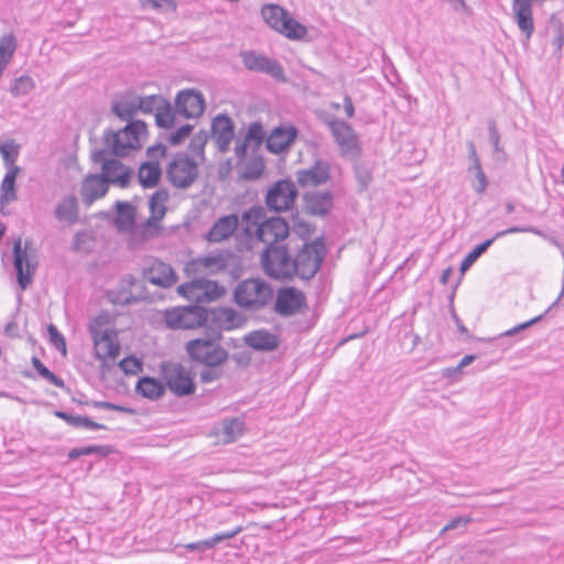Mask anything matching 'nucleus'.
Here are the masks:
<instances>
[{
    "label": "nucleus",
    "mask_w": 564,
    "mask_h": 564,
    "mask_svg": "<svg viewBox=\"0 0 564 564\" xmlns=\"http://www.w3.org/2000/svg\"><path fill=\"white\" fill-rule=\"evenodd\" d=\"M148 135L144 121H133L124 128L115 131L107 129L102 135L104 148L91 151L94 163L101 165L100 175L110 184L124 188L129 185L133 171L119 160L110 158H126L131 151L142 147V140Z\"/></svg>",
    "instance_id": "f257e3e1"
},
{
    "label": "nucleus",
    "mask_w": 564,
    "mask_h": 564,
    "mask_svg": "<svg viewBox=\"0 0 564 564\" xmlns=\"http://www.w3.org/2000/svg\"><path fill=\"white\" fill-rule=\"evenodd\" d=\"M223 334L219 330H207L202 337L188 340L185 351L188 358L208 368H218L229 359V352L219 341Z\"/></svg>",
    "instance_id": "f03ea898"
},
{
    "label": "nucleus",
    "mask_w": 564,
    "mask_h": 564,
    "mask_svg": "<svg viewBox=\"0 0 564 564\" xmlns=\"http://www.w3.org/2000/svg\"><path fill=\"white\" fill-rule=\"evenodd\" d=\"M325 254L326 247L323 238L303 242L292 260V279L297 276L308 281L314 278L321 269Z\"/></svg>",
    "instance_id": "7ed1b4c3"
},
{
    "label": "nucleus",
    "mask_w": 564,
    "mask_h": 564,
    "mask_svg": "<svg viewBox=\"0 0 564 564\" xmlns=\"http://www.w3.org/2000/svg\"><path fill=\"white\" fill-rule=\"evenodd\" d=\"M236 303L247 310H260L272 299L271 286L260 279L241 281L235 289Z\"/></svg>",
    "instance_id": "20e7f679"
},
{
    "label": "nucleus",
    "mask_w": 564,
    "mask_h": 564,
    "mask_svg": "<svg viewBox=\"0 0 564 564\" xmlns=\"http://www.w3.org/2000/svg\"><path fill=\"white\" fill-rule=\"evenodd\" d=\"M292 260L285 245L265 247L261 253V265L264 273L279 281L292 280Z\"/></svg>",
    "instance_id": "39448f33"
},
{
    "label": "nucleus",
    "mask_w": 564,
    "mask_h": 564,
    "mask_svg": "<svg viewBox=\"0 0 564 564\" xmlns=\"http://www.w3.org/2000/svg\"><path fill=\"white\" fill-rule=\"evenodd\" d=\"M107 323V316L100 314L96 316L88 325L91 335L96 357L99 360L106 358L115 359L120 351V345L117 338V333L113 329H104Z\"/></svg>",
    "instance_id": "423d86ee"
},
{
    "label": "nucleus",
    "mask_w": 564,
    "mask_h": 564,
    "mask_svg": "<svg viewBox=\"0 0 564 564\" xmlns=\"http://www.w3.org/2000/svg\"><path fill=\"white\" fill-rule=\"evenodd\" d=\"M13 265L19 285L22 290H25L37 268L36 251L31 239H26L23 246L20 237L14 241Z\"/></svg>",
    "instance_id": "0eeeda50"
},
{
    "label": "nucleus",
    "mask_w": 564,
    "mask_h": 564,
    "mask_svg": "<svg viewBox=\"0 0 564 564\" xmlns=\"http://www.w3.org/2000/svg\"><path fill=\"white\" fill-rule=\"evenodd\" d=\"M198 177V164L185 153H177L166 166V178L175 188L186 189Z\"/></svg>",
    "instance_id": "6e6552de"
},
{
    "label": "nucleus",
    "mask_w": 564,
    "mask_h": 564,
    "mask_svg": "<svg viewBox=\"0 0 564 564\" xmlns=\"http://www.w3.org/2000/svg\"><path fill=\"white\" fill-rule=\"evenodd\" d=\"M164 322L171 329H193L208 322V310L188 305L166 310Z\"/></svg>",
    "instance_id": "1a4fd4ad"
},
{
    "label": "nucleus",
    "mask_w": 564,
    "mask_h": 564,
    "mask_svg": "<svg viewBox=\"0 0 564 564\" xmlns=\"http://www.w3.org/2000/svg\"><path fill=\"white\" fill-rule=\"evenodd\" d=\"M327 126L340 149L341 156L356 160L360 155V144L352 127L340 119L329 120Z\"/></svg>",
    "instance_id": "9d476101"
},
{
    "label": "nucleus",
    "mask_w": 564,
    "mask_h": 564,
    "mask_svg": "<svg viewBox=\"0 0 564 564\" xmlns=\"http://www.w3.org/2000/svg\"><path fill=\"white\" fill-rule=\"evenodd\" d=\"M297 197V188L290 180L275 182L265 195L267 207L274 212H285L292 208Z\"/></svg>",
    "instance_id": "9b49d317"
},
{
    "label": "nucleus",
    "mask_w": 564,
    "mask_h": 564,
    "mask_svg": "<svg viewBox=\"0 0 564 564\" xmlns=\"http://www.w3.org/2000/svg\"><path fill=\"white\" fill-rule=\"evenodd\" d=\"M239 55L248 70L263 73L279 82H286L284 69L278 61L252 50L241 51Z\"/></svg>",
    "instance_id": "f8f14e48"
},
{
    "label": "nucleus",
    "mask_w": 564,
    "mask_h": 564,
    "mask_svg": "<svg viewBox=\"0 0 564 564\" xmlns=\"http://www.w3.org/2000/svg\"><path fill=\"white\" fill-rule=\"evenodd\" d=\"M166 387L177 397L195 392V383L188 370L181 364L171 362L163 367Z\"/></svg>",
    "instance_id": "ddd939ff"
},
{
    "label": "nucleus",
    "mask_w": 564,
    "mask_h": 564,
    "mask_svg": "<svg viewBox=\"0 0 564 564\" xmlns=\"http://www.w3.org/2000/svg\"><path fill=\"white\" fill-rule=\"evenodd\" d=\"M181 295L196 301H214L225 294V288L215 281L196 279L177 288Z\"/></svg>",
    "instance_id": "4468645a"
},
{
    "label": "nucleus",
    "mask_w": 564,
    "mask_h": 564,
    "mask_svg": "<svg viewBox=\"0 0 564 564\" xmlns=\"http://www.w3.org/2000/svg\"><path fill=\"white\" fill-rule=\"evenodd\" d=\"M306 306V297L303 291L286 286L278 291L274 310L280 316H293Z\"/></svg>",
    "instance_id": "2eb2a0df"
},
{
    "label": "nucleus",
    "mask_w": 564,
    "mask_h": 564,
    "mask_svg": "<svg viewBox=\"0 0 564 564\" xmlns=\"http://www.w3.org/2000/svg\"><path fill=\"white\" fill-rule=\"evenodd\" d=\"M205 110V98L195 89L181 90L175 97V111L186 119L199 118Z\"/></svg>",
    "instance_id": "dca6fc26"
},
{
    "label": "nucleus",
    "mask_w": 564,
    "mask_h": 564,
    "mask_svg": "<svg viewBox=\"0 0 564 564\" xmlns=\"http://www.w3.org/2000/svg\"><path fill=\"white\" fill-rule=\"evenodd\" d=\"M290 228L288 223L280 216L268 218L259 228L257 237L264 242L267 247L282 245L288 238Z\"/></svg>",
    "instance_id": "f3484780"
},
{
    "label": "nucleus",
    "mask_w": 564,
    "mask_h": 564,
    "mask_svg": "<svg viewBox=\"0 0 564 564\" xmlns=\"http://www.w3.org/2000/svg\"><path fill=\"white\" fill-rule=\"evenodd\" d=\"M143 278L151 284L165 289L171 288L177 281L173 268L158 259H151L148 265L143 268Z\"/></svg>",
    "instance_id": "a211bd4d"
},
{
    "label": "nucleus",
    "mask_w": 564,
    "mask_h": 564,
    "mask_svg": "<svg viewBox=\"0 0 564 564\" xmlns=\"http://www.w3.org/2000/svg\"><path fill=\"white\" fill-rule=\"evenodd\" d=\"M518 232H531V234H534V235H538V236H543L542 232L535 228V227H532V226H528V227H510L506 230H502V231H498L494 238L491 239H487L485 240L484 242H481L480 245L476 246L465 258L464 260L462 261L460 263V272L462 273H465L471 265L474 262H476V260L487 251V249L492 245V242L498 239V238H501L503 236H507L509 234H518Z\"/></svg>",
    "instance_id": "6ab92c4d"
},
{
    "label": "nucleus",
    "mask_w": 564,
    "mask_h": 564,
    "mask_svg": "<svg viewBox=\"0 0 564 564\" xmlns=\"http://www.w3.org/2000/svg\"><path fill=\"white\" fill-rule=\"evenodd\" d=\"M208 321L215 326L209 330H231L243 325L245 318L231 307L218 306L208 310Z\"/></svg>",
    "instance_id": "aec40b11"
},
{
    "label": "nucleus",
    "mask_w": 564,
    "mask_h": 564,
    "mask_svg": "<svg viewBox=\"0 0 564 564\" xmlns=\"http://www.w3.org/2000/svg\"><path fill=\"white\" fill-rule=\"evenodd\" d=\"M212 133L217 149L221 153H226L235 137L234 121L225 113L217 115L212 121Z\"/></svg>",
    "instance_id": "412c9836"
},
{
    "label": "nucleus",
    "mask_w": 564,
    "mask_h": 564,
    "mask_svg": "<svg viewBox=\"0 0 564 564\" xmlns=\"http://www.w3.org/2000/svg\"><path fill=\"white\" fill-rule=\"evenodd\" d=\"M108 191L109 186L104 176L100 174H88L82 181L79 193L83 204L89 207L97 199L106 196Z\"/></svg>",
    "instance_id": "4be33fe9"
},
{
    "label": "nucleus",
    "mask_w": 564,
    "mask_h": 564,
    "mask_svg": "<svg viewBox=\"0 0 564 564\" xmlns=\"http://www.w3.org/2000/svg\"><path fill=\"white\" fill-rule=\"evenodd\" d=\"M329 177V164L321 160L315 161L310 169H302L296 172V182L303 187L325 184Z\"/></svg>",
    "instance_id": "5701e85b"
},
{
    "label": "nucleus",
    "mask_w": 564,
    "mask_h": 564,
    "mask_svg": "<svg viewBox=\"0 0 564 564\" xmlns=\"http://www.w3.org/2000/svg\"><path fill=\"white\" fill-rule=\"evenodd\" d=\"M304 209L313 216H325L334 206V196L329 191H312L303 196Z\"/></svg>",
    "instance_id": "b1692460"
},
{
    "label": "nucleus",
    "mask_w": 564,
    "mask_h": 564,
    "mask_svg": "<svg viewBox=\"0 0 564 564\" xmlns=\"http://www.w3.org/2000/svg\"><path fill=\"white\" fill-rule=\"evenodd\" d=\"M296 135L297 130L293 126L276 127L267 138V149L273 154H279L294 142Z\"/></svg>",
    "instance_id": "393cba45"
},
{
    "label": "nucleus",
    "mask_w": 564,
    "mask_h": 564,
    "mask_svg": "<svg viewBox=\"0 0 564 564\" xmlns=\"http://www.w3.org/2000/svg\"><path fill=\"white\" fill-rule=\"evenodd\" d=\"M239 219L237 215H227L216 220L208 230L206 238L210 242H220L229 238L238 228Z\"/></svg>",
    "instance_id": "a878e982"
},
{
    "label": "nucleus",
    "mask_w": 564,
    "mask_h": 564,
    "mask_svg": "<svg viewBox=\"0 0 564 564\" xmlns=\"http://www.w3.org/2000/svg\"><path fill=\"white\" fill-rule=\"evenodd\" d=\"M138 95L126 94L115 100L111 105L112 112L123 121L133 122V117L139 112Z\"/></svg>",
    "instance_id": "bb28decb"
},
{
    "label": "nucleus",
    "mask_w": 564,
    "mask_h": 564,
    "mask_svg": "<svg viewBox=\"0 0 564 564\" xmlns=\"http://www.w3.org/2000/svg\"><path fill=\"white\" fill-rule=\"evenodd\" d=\"M245 343L258 351H272L278 348V337L268 330H253L245 337Z\"/></svg>",
    "instance_id": "cd10ccee"
},
{
    "label": "nucleus",
    "mask_w": 564,
    "mask_h": 564,
    "mask_svg": "<svg viewBox=\"0 0 564 564\" xmlns=\"http://www.w3.org/2000/svg\"><path fill=\"white\" fill-rule=\"evenodd\" d=\"M55 218L59 221H65L68 225H74L79 219V206L75 195L65 196L55 207Z\"/></svg>",
    "instance_id": "c85d7f7f"
},
{
    "label": "nucleus",
    "mask_w": 564,
    "mask_h": 564,
    "mask_svg": "<svg viewBox=\"0 0 564 564\" xmlns=\"http://www.w3.org/2000/svg\"><path fill=\"white\" fill-rule=\"evenodd\" d=\"M238 172V181H256L261 177L264 172L265 164L261 156L254 155L236 164Z\"/></svg>",
    "instance_id": "c756f323"
},
{
    "label": "nucleus",
    "mask_w": 564,
    "mask_h": 564,
    "mask_svg": "<svg viewBox=\"0 0 564 564\" xmlns=\"http://www.w3.org/2000/svg\"><path fill=\"white\" fill-rule=\"evenodd\" d=\"M162 169L159 161H148L140 165L138 177L144 188H152L160 182Z\"/></svg>",
    "instance_id": "7c9ffc66"
},
{
    "label": "nucleus",
    "mask_w": 564,
    "mask_h": 564,
    "mask_svg": "<svg viewBox=\"0 0 564 564\" xmlns=\"http://www.w3.org/2000/svg\"><path fill=\"white\" fill-rule=\"evenodd\" d=\"M115 224L120 231L130 230L135 221V208L128 202H117Z\"/></svg>",
    "instance_id": "2f4dec72"
},
{
    "label": "nucleus",
    "mask_w": 564,
    "mask_h": 564,
    "mask_svg": "<svg viewBox=\"0 0 564 564\" xmlns=\"http://www.w3.org/2000/svg\"><path fill=\"white\" fill-rule=\"evenodd\" d=\"M135 390L139 394H141L144 398H148L150 400H158L164 394L165 387L162 383V381L158 379L151 377H143L139 379Z\"/></svg>",
    "instance_id": "473e14b6"
},
{
    "label": "nucleus",
    "mask_w": 564,
    "mask_h": 564,
    "mask_svg": "<svg viewBox=\"0 0 564 564\" xmlns=\"http://www.w3.org/2000/svg\"><path fill=\"white\" fill-rule=\"evenodd\" d=\"M20 172V167H10L7 170V173L0 185V202L1 204H8L13 200H17V191H15V178L18 173Z\"/></svg>",
    "instance_id": "72a5a7b5"
},
{
    "label": "nucleus",
    "mask_w": 564,
    "mask_h": 564,
    "mask_svg": "<svg viewBox=\"0 0 564 564\" xmlns=\"http://www.w3.org/2000/svg\"><path fill=\"white\" fill-rule=\"evenodd\" d=\"M243 433V421L239 417H226L221 421L220 431L217 433L221 436L224 443H232Z\"/></svg>",
    "instance_id": "f704fd0d"
},
{
    "label": "nucleus",
    "mask_w": 564,
    "mask_h": 564,
    "mask_svg": "<svg viewBox=\"0 0 564 564\" xmlns=\"http://www.w3.org/2000/svg\"><path fill=\"white\" fill-rule=\"evenodd\" d=\"M261 15L271 29L279 32L280 25L283 24L289 13L278 4H264L261 9Z\"/></svg>",
    "instance_id": "c9c22d12"
},
{
    "label": "nucleus",
    "mask_w": 564,
    "mask_h": 564,
    "mask_svg": "<svg viewBox=\"0 0 564 564\" xmlns=\"http://www.w3.org/2000/svg\"><path fill=\"white\" fill-rule=\"evenodd\" d=\"M279 33L290 40H303L307 34V29L302 23L297 22L290 14L284 20L283 24L280 25Z\"/></svg>",
    "instance_id": "e433bc0d"
},
{
    "label": "nucleus",
    "mask_w": 564,
    "mask_h": 564,
    "mask_svg": "<svg viewBox=\"0 0 564 564\" xmlns=\"http://www.w3.org/2000/svg\"><path fill=\"white\" fill-rule=\"evenodd\" d=\"M54 414L56 417L62 419L67 424L75 427L84 426L91 430H107L106 425L94 422L88 416L73 415L64 411H55Z\"/></svg>",
    "instance_id": "4c0bfd02"
},
{
    "label": "nucleus",
    "mask_w": 564,
    "mask_h": 564,
    "mask_svg": "<svg viewBox=\"0 0 564 564\" xmlns=\"http://www.w3.org/2000/svg\"><path fill=\"white\" fill-rule=\"evenodd\" d=\"M177 112L173 109L171 102L165 98L162 102L160 110L154 115L155 123L163 129H171L175 124V116Z\"/></svg>",
    "instance_id": "58836bf2"
},
{
    "label": "nucleus",
    "mask_w": 564,
    "mask_h": 564,
    "mask_svg": "<svg viewBox=\"0 0 564 564\" xmlns=\"http://www.w3.org/2000/svg\"><path fill=\"white\" fill-rule=\"evenodd\" d=\"M265 220L267 214L262 206H252L242 214V221L246 223V231L249 234L252 228L257 231Z\"/></svg>",
    "instance_id": "ea45409f"
},
{
    "label": "nucleus",
    "mask_w": 564,
    "mask_h": 564,
    "mask_svg": "<svg viewBox=\"0 0 564 564\" xmlns=\"http://www.w3.org/2000/svg\"><path fill=\"white\" fill-rule=\"evenodd\" d=\"M169 191L166 188H160L153 193L149 200V209L152 215L163 217L166 214V202L169 200Z\"/></svg>",
    "instance_id": "a19ab883"
},
{
    "label": "nucleus",
    "mask_w": 564,
    "mask_h": 564,
    "mask_svg": "<svg viewBox=\"0 0 564 564\" xmlns=\"http://www.w3.org/2000/svg\"><path fill=\"white\" fill-rule=\"evenodd\" d=\"M242 140L246 141L250 148L257 150L265 140V132L262 123L260 121L251 122Z\"/></svg>",
    "instance_id": "79ce46f5"
},
{
    "label": "nucleus",
    "mask_w": 564,
    "mask_h": 564,
    "mask_svg": "<svg viewBox=\"0 0 564 564\" xmlns=\"http://www.w3.org/2000/svg\"><path fill=\"white\" fill-rule=\"evenodd\" d=\"M20 145L14 140L1 142L0 141V153L2 155L3 163L8 169L18 167L15 161L19 156Z\"/></svg>",
    "instance_id": "37998d69"
},
{
    "label": "nucleus",
    "mask_w": 564,
    "mask_h": 564,
    "mask_svg": "<svg viewBox=\"0 0 564 564\" xmlns=\"http://www.w3.org/2000/svg\"><path fill=\"white\" fill-rule=\"evenodd\" d=\"M17 50V39L12 33L0 37V63L8 65Z\"/></svg>",
    "instance_id": "c03bdc74"
},
{
    "label": "nucleus",
    "mask_w": 564,
    "mask_h": 564,
    "mask_svg": "<svg viewBox=\"0 0 564 564\" xmlns=\"http://www.w3.org/2000/svg\"><path fill=\"white\" fill-rule=\"evenodd\" d=\"M164 97L161 95H150L141 97L138 95V108L139 112L142 113H154L160 110L162 102L164 101Z\"/></svg>",
    "instance_id": "a18cd8bd"
},
{
    "label": "nucleus",
    "mask_w": 564,
    "mask_h": 564,
    "mask_svg": "<svg viewBox=\"0 0 564 564\" xmlns=\"http://www.w3.org/2000/svg\"><path fill=\"white\" fill-rule=\"evenodd\" d=\"M111 453V448L109 446L104 445H88L84 447L73 448L68 453L69 459H77L82 456L97 454L100 456H108Z\"/></svg>",
    "instance_id": "49530a36"
},
{
    "label": "nucleus",
    "mask_w": 564,
    "mask_h": 564,
    "mask_svg": "<svg viewBox=\"0 0 564 564\" xmlns=\"http://www.w3.org/2000/svg\"><path fill=\"white\" fill-rule=\"evenodd\" d=\"M34 88L33 79L28 75H22L13 82L10 93L14 97H20L29 94Z\"/></svg>",
    "instance_id": "de8ad7c7"
},
{
    "label": "nucleus",
    "mask_w": 564,
    "mask_h": 564,
    "mask_svg": "<svg viewBox=\"0 0 564 564\" xmlns=\"http://www.w3.org/2000/svg\"><path fill=\"white\" fill-rule=\"evenodd\" d=\"M208 132L205 130H200L194 137L191 139V142L188 144L189 151L195 154L203 156L204 155V149L208 141Z\"/></svg>",
    "instance_id": "09e8293b"
},
{
    "label": "nucleus",
    "mask_w": 564,
    "mask_h": 564,
    "mask_svg": "<svg viewBox=\"0 0 564 564\" xmlns=\"http://www.w3.org/2000/svg\"><path fill=\"white\" fill-rule=\"evenodd\" d=\"M563 294H564V289L562 290V292H561L560 296L556 299V301H555V302H554V303H553V304H552V305H551V306H550V307L544 312V314H541V315H539V316H536V317H534V318H532V319H530V321H528V322L521 323V324H519V325H517V326H514V327H512V328H510V329L506 330V332L502 334V336H508V337H510V336H513V335L518 334V333H519V332H521V330H524V329H527V328L531 327L532 325H535L538 322H540V321L543 318V316H544V315H545V314H546V313H547V312H549L553 306H555V305L557 304V302L560 301V299H561V296H562Z\"/></svg>",
    "instance_id": "8fccbe9b"
},
{
    "label": "nucleus",
    "mask_w": 564,
    "mask_h": 564,
    "mask_svg": "<svg viewBox=\"0 0 564 564\" xmlns=\"http://www.w3.org/2000/svg\"><path fill=\"white\" fill-rule=\"evenodd\" d=\"M93 238L85 231L76 232L73 238L72 249L76 252L88 251L91 247Z\"/></svg>",
    "instance_id": "3c124183"
},
{
    "label": "nucleus",
    "mask_w": 564,
    "mask_h": 564,
    "mask_svg": "<svg viewBox=\"0 0 564 564\" xmlns=\"http://www.w3.org/2000/svg\"><path fill=\"white\" fill-rule=\"evenodd\" d=\"M119 368L126 375H137L142 370V362L138 358L129 356L119 362Z\"/></svg>",
    "instance_id": "603ef678"
},
{
    "label": "nucleus",
    "mask_w": 564,
    "mask_h": 564,
    "mask_svg": "<svg viewBox=\"0 0 564 564\" xmlns=\"http://www.w3.org/2000/svg\"><path fill=\"white\" fill-rule=\"evenodd\" d=\"M47 333L50 336V343L57 349L66 352V341L64 336L61 334V332L57 329L56 326L53 324H50L47 327Z\"/></svg>",
    "instance_id": "864d4df0"
},
{
    "label": "nucleus",
    "mask_w": 564,
    "mask_h": 564,
    "mask_svg": "<svg viewBox=\"0 0 564 564\" xmlns=\"http://www.w3.org/2000/svg\"><path fill=\"white\" fill-rule=\"evenodd\" d=\"M473 521L470 516H462L452 519L441 531V534L452 531V530H460L464 532L466 527Z\"/></svg>",
    "instance_id": "5fc2aeb1"
},
{
    "label": "nucleus",
    "mask_w": 564,
    "mask_h": 564,
    "mask_svg": "<svg viewBox=\"0 0 564 564\" xmlns=\"http://www.w3.org/2000/svg\"><path fill=\"white\" fill-rule=\"evenodd\" d=\"M355 174H356L357 181L360 184V189L361 191L367 189V187L369 186V184L372 180L370 170L361 164H357L355 166Z\"/></svg>",
    "instance_id": "6e6d98bb"
},
{
    "label": "nucleus",
    "mask_w": 564,
    "mask_h": 564,
    "mask_svg": "<svg viewBox=\"0 0 564 564\" xmlns=\"http://www.w3.org/2000/svg\"><path fill=\"white\" fill-rule=\"evenodd\" d=\"M192 124H183L176 131L172 132L169 137V142L172 145H177L182 143L192 132Z\"/></svg>",
    "instance_id": "4d7b16f0"
},
{
    "label": "nucleus",
    "mask_w": 564,
    "mask_h": 564,
    "mask_svg": "<svg viewBox=\"0 0 564 564\" xmlns=\"http://www.w3.org/2000/svg\"><path fill=\"white\" fill-rule=\"evenodd\" d=\"M142 7L151 4L153 9H165L175 12L177 3L175 0H140Z\"/></svg>",
    "instance_id": "13d9d810"
},
{
    "label": "nucleus",
    "mask_w": 564,
    "mask_h": 564,
    "mask_svg": "<svg viewBox=\"0 0 564 564\" xmlns=\"http://www.w3.org/2000/svg\"><path fill=\"white\" fill-rule=\"evenodd\" d=\"M467 149H468V160L470 161V164L468 166V172H476L481 170V163L480 159L477 154L476 147L473 141L467 142Z\"/></svg>",
    "instance_id": "bf43d9fd"
},
{
    "label": "nucleus",
    "mask_w": 564,
    "mask_h": 564,
    "mask_svg": "<svg viewBox=\"0 0 564 564\" xmlns=\"http://www.w3.org/2000/svg\"><path fill=\"white\" fill-rule=\"evenodd\" d=\"M91 404L96 409L112 410V411L130 413V414L134 413V410L131 408H127V406L115 404V403L107 402V401H94Z\"/></svg>",
    "instance_id": "052dcab7"
},
{
    "label": "nucleus",
    "mask_w": 564,
    "mask_h": 564,
    "mask_svg": "<svg viewBox=\"0 0 564 564\" xmlns=\"http://www.w3.org/2000/svg\"><path fill=\"white\" fill-rule=\"evenodd\" d=\"M488 133H489V141L492 144L494 150L497 152L501 151L500 134L497 129V124H496L495 120H492V119L488 121Z\"/></svg>",
    "instance_id": "680f3d73"
},
{
    "label": "nucleus",
    "mask_w": 564,
    "mask_h": 564,
    "mask_svg": "<svg viewBox=\"0 0 564 564\" xmlns=\"http://www.w3.org/2000/svg\"><path fill=\"white\" fill-rule=\"evenodd\" d=\"M39 375L45 379L46 381H48L50 383H52L53 386L57 387V388H65V382L62 378L57 377L55 373H53L46 366H44L43 369H41V371L39 372Z\"/></svg>",
    "instance_id": "e2e57ef3"
},
{
    "label": "nucleus",
    "mask_w": 564,
    "mask_h": 564,
    "mask_svg": "<svg viewBox=\"0 0 564 564\" xmlns=\"http://www.w3.org/2000/svg\"><path fill=\"white\" fill-rule=\"evenodd\" d=\"M166 147L162 143H158L151 145L147 150V155L150 158V161H158L159 158H163L166 154Z\"/></svg>",
    "instance_id": "0e129e2a"
},
{
    "label": "nucleus",
    "mask_w": 564,
    "mask_h": 564,
    "mask_svg": "<svg viewBox=\"0 0 564 564\" xmlns=\"http://www.w3.org/2000/svg\"><path fill=\"white\" fill-rule=\"evenodd\" d=\"M221 377V371L217 370L216 368H206L200 371L199 378L200 381L204 383L213 382Z\"/></svg>",
    "instance_id": "69168bd1"
},
{
    "label": "nucleus",
    "mask_w": 564,
    "mask_h": 564,
    "mask_svg": "<svg viewBox=\"0 0 564 564\" xmlns=\"http://www.w3.org/2000/svg\"><path fill=\"white\" fill-rule=\"evenodd\" d=\"M475 177L477 180V184L474 185V189L478 193V194H482L486 192L487 189V186H488V180H487V176L484 172V170H479V171H476L475 172Z\"/></svg>",
    "instance_id": "338daca9"
},
{
    "label": "nucleus",
    "mask_w": 564,
    "mask_h": 564,
    "mask_svg": "<svg viewBox=\"0 0 564 564\" xmlns=\"http://www.w3.org/2000/svg\"><path fill=\"white\" fill-rule=\"evenodd\" d=\"M250 148L246 141L242 139H238L235 145V155L237 158V164L242 163L246 161L247 150Z\"/></svg>",
    "instance_id": "774afa93"
}]
</instances>
